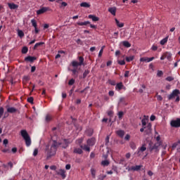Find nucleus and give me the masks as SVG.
<instances>
[{"label": "nucleus", "mask_w": 180, "mask_h": 180, "mask_svg": "<svg viewBox=\"0 0 180 180\" xmlns=\"http://www.w3.org/2000/svg\"><path fill=\"white\" fill-rule=\"evenodd\" d=\"M123 115H124V113L122 111H120L118 112V117H119V119H122V117H123Z\"/></svg>", "instance_id": "43"}, {"label": "nucleus", "mask_w": 180, "mask_h": 180, "mask_svg": "<svg viewBox=\"0 0 180 180\" xmlns=\"http://www.w3.org/2000/svg\"><path fill=\"white\" fill-rule=\"evenodd\" d=\"M27 51H29V49H27V46H24L22 49V54H26V53H27Z\"/></svg>", "instance_id": "37"}, {"label": "nucleus", "mask_w": 180, "mask_h": 180, "mask_svg": "<svg viewBox=\"0 0 180 180\" xmlns=\"http://www.w3.org/2000/svg\"><path fill=\"white\" fill-rule=\"evenodd\" d=\"M3 115H4V108L0 107V119L2 117Z\"/></svg>", "instance_id": "47"}, {"label": "nucleus", "mask_w": 180, "mask_h": 180, "mask_svg": "<svg viewBox=\"0 0 180 180\" xmlns=\"http://www.w3.org/2000/svg\"><path fill=\"white\" fill-rule=\"evenodd\" d=\"M109 84H110V85H116V82L115 80H110L109 81Z\"/></svg>", "instance_id": "51"}, {"label": "nucleus", "mask_w": 180, "mask_h": 180, "mask_svg": "<svg viewBox=\"0 0 180 180\" xmlns=\"http://www.w3.org/2000/svg\"><path fill=\"white\" fill-rule=\"evenodd\" d=\"M134 60V56H128L126 58V61H127V63H130V61H133Z\"/></svg>", "instance_id": "32"}, {"label": "nucleus", "mask_w": 180, "mask_h": 180, "mask_svg": "<svg viewBox=\"0 0 180 180\" xmlns=\"http://www.w3.org/2000/svg\"><path fill=\"white\" fill-rule=\"evenodd\" d=\"M75 83V79H71L68 82L69 85H74Z\"/></svg>", "instance_id": "44"}, {"label": "nucleus", "mask_w": 180, "mask_h": 180, "mask_svg": "<svg viewBox=\"0 0 180 180\" xmlns=\"http://www.w3.org/2000/svg\"><path fill=\"white\" fill-rule=\"evenodd\" d=\"M129 74H130V72L129 70L125 71V73L124 75L125 77V78H128Z\"/></svg>", "instance_id": "52"}, {"label": "nucleus", "mask_w": 180, "mask_h": 180, "mask_svg": "<svg viewBox=\"0 0 180 180\" xmlns=\"http://www.w3.org/2000/svg\"><path fill=\"white\" fill-rule=\"evenodd\" d=\"M44 44V42H39L34 44V50H36L37 47H40V46H43Z\"/></svg>", "instance_id": "28"}, {"label": "nucleus", "mask_w": 180, "mask_h": 180, "mask_svg": "<svg viewBox=\"0 0 180 180\" xmlns=\"http://www.w3.org/2000/svg\"><path fill=\"white\" fill-rule=\"evenodd\" d=\"M89 19H91L93 20V22H98V20H99V18H98L95 15H89Z\"/></svg>", "instance_id": "21"}, {"label": "nucleus", "mask_w": 180, "mask_h": 180, "mask_svg": "<svg viewBox=\"0 0 180 180\" xmlns=\"http://www.w3.org/2000/svg\"><path fill=\"white\" fill-rule=\"evenodd\" d=\"M21 136L24 139L25 141V144L27 147H30L32 144V139H30V136L26 130H21Z\"/></svg>", "instance_id": "2"}, {"label": "nucleus", "mask_w": 180, "mask_h": 180, "mask_svg": "<svg viewBox=\"0 0 180 180\" xmlns=\"http://www.w3.org/2000/svg\"><path fill=\"white\" fill-rule=\"evenodd\" d=\"M150 119L151 122H154L155 120V115H151Z\"/></svg>", "instance_id": "56"}, {"label": "nucleus", "mask_w": 180, "mask_h": 180, "mask_svg": "<svg viewBox=\"0 0 180 180\" xmlns=\"http://www.w3.org/2000/svg\"><path fill=\"white\" fill-rule=\"evenodd\" d=\"M118 64H120V65H124L126 62H124V60H118Z\"/></svg>", "instance_id": "50"}, {"label": "nucleus", "mask_w": 180, "mask_h": 180, "mask_svg": "<svg viewBox=\"0 0 180 180\" xmlns=\"http://www.w3.org/2000/svg\"><path fill=\"white\" fill-rule=\"evenodd\" d=\"M58 146H60V143H57L56 141H53L51 146H46L45 153L46 154L47 158H50L53 157V155H56Z\"/></svg>", "instance_id": "1"}, {"label": "nucleus", "mask_w": 180, "mask_h": 180, "mask_svg": "<svg viewBox=\"0 0 180 180\" xmlns=\"http://www.w3.org/2000/svg\"><path fill=\"white\" fill-rule=\"evenodd\" d=\"M31 23L33 27H35V28L37 27V22H36V20L34 19L31 20Z\"/></svg>", "instance_id": "33"}, {"label": "nucleus", "mask_w": 180, "mask_h": 180, "mask_svg": "<svg viewBox=\"0 0 180 180\" xmlns=\"http://www.w3.org/2000/svg\"><path fill=\"white\" fill-rule=\"evenodd\" d=\"M74 153H76V154H82V149H81V148H75L74 150Z\"/></svg>", "instance_id": "34"}, {"label": "nucleus", "mask_w": 180, "mask_h": 180, "mask_svg": "<svg viewBox=\"0 0 180 180\" xmlns=\"http://www.w3.org/2000/svg\"><path fill=\"white\" fill-rule=\"evenodd\" d=\"M18 110V109L13 108V107H10L7 108V112L8 113H15V112Z\"/></svg>", "instance_id": "17"}, {"label": "nucleus", "mask_w": 180, "mask_h": 180, "mask_svg": "<svg viewBox=\"0 0 180 180\" xmlns=\"http://www.w3.org/2000/svg\"><path fill=\"white\" fill-rule=\"evenodd\" d=\"M115 23H116L117 26H118V27H123V26H124V23L119 22L117 19L115 18Z\"/></svg>", "instance_id": "26"}, {"label": "nucleus", "mask_w": 180, "mask_h": 180, "mask_svg": "<svg viewBox=\"0 0 180 180\" xmlns=\"http://www.w3.org/2000/svg\"><path fill=\"white\" fill-rule=\"evenodd\" d=\"M70 71H72V75H75L76 77H78V70H77V68L70 70Z\"/></svg>", "instance_id": "31"}, {"label": "nucleus", "mask_w": 180, "mask_h": 180, "mask_svg": "<svg viewBox=\"0 0 180 180\" xmlns=\"http://www.w3.org/2000/svg\"><path fill=\"white\" fill-rule=\"evenodd\" d=\"M25 82L29 81V77H27V76L24 77H23V82H25Z\"/></svg>", "instance_id": "58"}, {"label": "nucleus", "mask_w": 180, "mask_h": 180, "mask_svg": "<svg viewBox=\"0 0 180 180\" xmlns=\"http://www.w3.org/2000/svg\"><path fill=\"white\" fill-rule=\"evenodd\" d=\"M82 8H91V4L87 2H82L80 4Z\"/></svg>", "instance_id": "20"}, {"label": "nucleus", "mask_w": 180, "mask_h": 180, "mask_svg": "<svg viewBox=\"0 0 180 180\" xmlns=\"http://www.w3.org/2000/svg\"><path fill=\"white\" fill-rule=\"evenodd\" d=\"M90 171H91L92 177L94 179H96V170L94 168H91Z\"/></svg>", "instance_id": "24"}, {"label": "nucleus", "mask_w": 180, "mask_h": 180, "mask_svg": "<svg viewBox=\"0 0 180 180\" xmlns=\"http://www.w3.org/2000/svg\"><path fill=\"white\" fill-rule=\"evenodd\" d=\"M124 139H125V140H130V135L127 134V135L125 136V137H124Z\"/></svg>", "instance_id": "62"}, {"label": "nucleus", "mask_w": 180, "mask_h": 180, "mask_svg": "<svg viewBox=\"0 0 180 180\" xmlns=\"http://www.w3.org/2000/svg\"><path fill=\"white\" fill-rule=\"evenodd\" d=\"M79 65H82V64H84V57L79 56Z\"/></svg>", "instance_id": "38"}, {"label": "nucleus", "mask_w": 180, "mask_h": 180, "mask_svg": "<svg viewBox=\"0 0 180 180\" xmlns=\"http://www.w3.org/2000/svg\"><path fill=\"white\" fill-rule=\"evenodd\" d=\"M87 145L89 147H92V146H94L95 145V139L91 138V139L87 140Z\"/></svg>", "instance_id": "14"}, {"label": "nucleus", "mask_w": 180, "mask_h": 180, "mask_svg": "<svg viewBox=\"0 0 180 180\" xmlns=\"http://www.w3.org/2000/svg\"><path fill=\"white\" fill-rule=\"evenodd\" d=\"M166 81H168L169 82H171V81H174V77L169 76L166 78Z\"/></svg>", "instance_id": "42"}, {"label": "nucleus", "mask_w": 180, "mask_h": 180, "mask_svg": "<svg viewBox=\"0 0 180 180\" xmlns=\"http://www.w3.org/2000/svg\"><path fill=\"white\" fill-rule=\"evenodd\" d=\"M108 116H113V111L110 110L108 112Z\"/></svg>", "instance_id": "60"}, {"label": "nucleus", "mask_w": 180, "mask_h": 180, "mask_svg": "<svg viewBox=\"0 0 180 180\" xmlns=\"http://www.w3.org/2000/svg\"><path fill=\"white\" fill-rule=\"evenodd\" d=\"M116 11L117 8L116 7H110L108 8V12L112 15V16H116Z\"/></svg>", "instance_id": "10"}, {"label": "nucleus", "mask_w": 180, "mask_h": 180, "mask_svg": "<svg viewBox=\"0 0 180 180\" xmlns=\"http://www.w3.org/2000/svg\"><path fill=\"white\" fill-rule=\"evenodd\" d=\"M158 77H162L164 75V73L161 70H158L157 73Z\"/></svg>", "instance_id": "45"}, {"label": "nucleus", "mask_w": 180, "mask_h": 180, "mask_svg": "<svg viewBox=\"0 0 180 180\" xmlns=\"http://www.w3.org/2000/svg\"><path fill=\"white\" fill-rule=\"evenodd\" d=\"M50 169L52 171H56L57 169V167L55 165L51 166Z\"/></svg>", "instance_id": "54"}, {"label": "nucleus", "mask_w": 180, "mask_h": 180, "mask_svg": "<svg viewBox=\"0 0 180 180\" xmlns=\"http://www.w3.org/2000/svg\"><path fill=\"white\" fill-rule=\"evenodd\" d=\"M141 123H142V127H143V129H146V126H147V120L143 119L141 120Z\"/></svg>", "instance_id": "30"}, {"label": "nucleus", "mask_w": 180, "mask_h": 180, "mask_svg": "<svg viewBox=\"0 0 180 180\" xmlns=\"http://www.w3.org/2000/svg\"><path fill=\"white\" fill-rule=\"evenodd\" d=\"M170 124L172 127H180V118L171 121Z\"/></svg>", "instance_id": "5"}, {"label": "nucleus", "mask_w": 180, "mask_h": 180, "mask_svg": "<svg viewBox=\"0 0 180 180\" xmlns=\"http://www.w3.org/2000/svg\"><path fill=\"white\" fill-rule=\"evenodd\" d=\"M57 175H60L62 176L63 179H65L67 175L65 174V170L60 169L58 171L56 172Z\"/></svg>", "instance_id": "6"}, {"label": "nucleus", "mask_w": 180, "mask_h": 180, "mask_svg": "<svg viewBox=\"0 0 180 180\" xmlns=\"http://www.w3.org/2000/svg\"><path fill=\"white\" fill-rule=\"evenodd\" d=\"M122 44H123V46H124V47H127V48L131 47V44H130L129 42L127 41H124L122 42Z\"/></svg>", "instance_id": "27"}, {"label": "nucleus", "mask_w": 180, "mask_h": 180, "mask_svg": "<svg viewBox=\"0 0 180 180\" xmlns=\"http://www.w3.org/2000/svg\"><path fill=\"white\" fill-rule=\"evenodd\" d=\"M46 122H50V120H51V116L47 115L46 116V119H45Z\"/></svg>", "instance_id": "46"}, {"label": "nucleus", "mask_w": 180, "mask_h": 180, "mask_svg": "<svg viewBox=\"0 0 180 180\" xmlns=\"http://www.w3.org/2000/svg\"><path fill=\"white\" fill-rule=\"evenodd\" d=\"M2 152L3 153H11V150L9 149H4V150H2Z\"/></svg>", "instance_id": "63"}, {"label": "nucleus", "mask_w": 180, "mask_h": 180, "mask_svg": "<svg viewBox=\"0 0 180 180\" xmlns=\"http://www.w3.org/2000/svg\"><path fill=\"white\" fill-rule=\"evenodd\" d=\"M101 165L103 167H108V165H109V162L108 160H103L101 162Z\"/></svg>", "instance_id": "35"}, {"label": "nucleus", "mask_w": 180, "mask_h": 180, "mask_svg": "<svg viewBox=\"0 0 180 180\" xmlns=\"http://www.w3.org/2000/svg\"><path fill=\"white\" fill-rule=\"evenodd\" d=\"M65 169H71V165L68 164L65 165Z\"/></svg>", "instance_id": "57"}, {"label": "nucleus", "mask_w": 180, "mask_h": 180, "mask_svg": "<svg viewBox=\"0 0 180 180\" xmlns=\"http://www.w3.org/2000/svg\"><path fill=\"white\" fill-rule=\"evenodd\" d=\"M8 7L10 8V9H18V8H19V6H18L13 3H8Z\"/></svg>", "instance_id": "15"}, {"label": "nucleus", "mask_w": 180, "mask_h": 180, "mask_svg": "<svg viewBox=\"0 0 180 180\" xmlns=\"http://www.w3.org/2000/svg\"><path fill=\"white\" fill-rule=\"evenodd\" d=\"M124 101V97H121V98H120L119 103H123Z\"/></svg>", "instance_id": "61"}, {"label": "nucleus", "mask_w": 180, "mask_h": 180, "mask_svg": "<svg viewBox=\"0 0 180 180\" xmlns=\"http://www.w3.org/2000/svg\"><path fill=\"white\" fill-rule=\"evenodd\" d=\"M90 22L89 21H85V22H78L77 25H79V26H86V25H90Z\"/></svg>", "instance_id": "23"}, {"label": "nucleus", "mask_w": 180, "mask_h": 180, "mask_svg": "<svg viewBox=\"0 0 180 180\" xmlns=\"http://www.w3.org/2000/svg\"><path fill=\"white\" fill-rule=\"evenodd\" d=\"M130 147L132 150H136V143L134 142H131Z\"/></svg>", "instance_id": "40"}, {"label": "nucleus", "mask_w": 180, "mask_h": 180, "mask_svg": "<svg viewBox=\"0 0 180 180\" xmlns=\"http://www.w3.org/2000/svg\"><path fill=\"white\" fill-rule=\"evenodd\" d=\"M176 147H178V143H173V145H172V148H176Z\"/></svg>", "instance_id": "59"}, {"label": "nucleus", "mask_w": 180, "mask_h": 180, "mask_svg": "<svg viewBox=\"0 0 180 180\" xmlns=\"http://www.w3.org/2000/svg\"><path fill=\"white\" fill-rule=\"evenodd\" d=\"M9 143V141H8V139H4L3 141V144H4V146H6V144H8Z\"/></svg>", "instance_id": "55"}, {"label": "nucleus", "mask_w": 180, "mask_h": 180, "mask_svg": "<svg viewBox=\"0 0 180 180\" xmlns=\"http://www.w3.org/2000/svg\"><path fill=\"white\" fill-rule=\"evenodd\" d=\"M72 67H78V65H79V63H78L77 61L73 60L72 62Z\"/></svg>", "instance_id": "39"}, {"label": "nucleus", "mask_w": 180, "mask_h": 180, "mask_svg": "<svg viewBox=\"0 0 180 180\" xmlns=\"http://www.w3.org/2000/svg\"><path fill=\"white\" fill-rule=\"evenodd\" d=\"M18 34L19 37H23V36H25V33H23V31L22 30H18Z\"/></svg>", "instance_id": "41"}, {"label": "nucleus", "mask_w": 180, "mask_h": 180, "mask_svg": "<svg viewBox=\"0 0 180 180\" xmlns=\"http://www.w3.org/2000/svg\"><path fill=\"white\" fill-rule=\"evenodd\" d=\"M157 98H158V101H162V96L159 95L157 96Z\"/></svg>", "instance_id": "64"}, {"label": "nucleus", "mask_w": 180, "mask_h": 180, "mask_svg": "<svg viewBox=\"0 0 180 180\" xmlns=\"http://www.w3.org/2000/svg\"><path fill=\"white\" fill-rule=\"evenodd\" d=\"M25 61H30V63H33L34 60H36V57L33 56H27L25 58Z\"/></svg>", "instance_id": "18"}, {"label": "nucleus", "mask_w": 180, "mask_h": 180, "mask_svg": "<svg viewBox=\"0 0 180 180\" xmlns=\"http://www.w3.org/2000/svg\"><path fill=\"white\" fill-rule=\"evenodd\" d=\"M165 58L168 60V61H172V54L169 52H166L164 53Z\"/></svg>", "instance_id": "12"}, {"label": "nucleus", "mask_w": 180, "mask_h": 180, "mask_svg": "<svg viewBox=\"0 0 180 180\" xmlns=\"http://www.w3.org/2000/svg\"><path fill=\"white\" fill-rule=\"evenodd\" d=\"M160 146H161V142H158L151 148V150H155V151H159Z\"/></svg>", "instance_id": "11"}, {"label": "nucleus", "mask_w": 180, "mask_h": 180, "mask_svg": "<svg viewBox=\"0 0 180 180\" xmlns=\"http://www.w3.org/2000/svg\"><path fill=\"white\" fill-rule=\"evenodd\" d=\"M145 132L146 134L151 132V123H148L147 125H146Z\"/></svg>", "instance_id": "13"}, {"label": "nucleus", "mask_w": 180, "mask_h": 180, "mask_svg": "<svg viewBox=\"0 0 180 180\" xmlns=\"http://www.w3.org/2000/svg\"><path fill=\"white\" fill-rule=\"evenodd\" d=\"M178 95H179V90L175 89L170 95L168 96V99L171 101V99H174L175 96H178Z\"/></svg>", "instance_id": "4"}, {"label": "nucleus", "mask_w": 180, "mask_h": 180, "mask_svg": "<svg viewBox=\"0 0 180 180\" xmlns=\"http://www.w3.org/2000/svg\"><path fill=\"white\" fill-rule=\"evenodd\" d=\"M109 139H110V136H107V137L105 138V144H108L109 143Z\"/></svg>", "instance_id": "53"}, {"label": "nucleus", "mask_w": 180, "mask_h": 180, "mask_svg": "<svg viewBox=\"0 0 180 180\" xmlns=\"http://www.w3.org/2000/svg\"><path fill=\"white\" fill-rule=\"evenodd\" d=\"M146 150H147V148L146 147L145 145H143L141 148H139L138 152H137V155L139 157H140V155H142V153H144V151H146Z\"/></svg>", "instance_id": "7"}, {"label": "nucleus", "mask_w": 180, "mask_h": 180, "mask_svg": "<svg viewBox=\"0 0 180 180\" xmlns=\"http://www.w3.org/2000/svg\"><path fill=\"white\" fill-rule=\"evenodd\" d=\"M167 41H168V37H166L165 39H162L160 41V44L162 46H164V44H165V43H167Z\"/></svg>", "instance_id": "29"}, {"label": "nucleus", "mask_w": 180, "mask_h": 180, "mask_svg": "<svg viewBox=\"0 0 180 180\" xmlns=\"http://www.w3.org/2000/svg\"><path fill=\"white\" fill-rule=\"evenodd\" d=\"M141 165H136L131 167V171H140L141 169Z\"/></svg>", "instance_id": "19"}, {"label": "nucleus", "mask_w": 180, "mask_h": 180, "mask_svg": "<svg viewBox=\"0 0 180 180\" xmlns=\"http://www.w3.org/2000/svg\"><path fill=\"white\" fill-rule=\"evenodd\" d=\"M154 57L152 58H140V61L142 63H150L151 61H153V60H154Z\"/></svg>", "instance_id": "9"}, {"label": "nucleus", "mask_w": 180, "mask_h": 180, "mask_svg": "<svg viewBox=\"0 0 180 180\" xmlns=\"http://www.w3.org/2000/svg\"><path fill=\"white\" fill-rule=\"evenodd\" d=\"M115 89H117V91H122V89H126V87H124V86L123 85V83L120 82L116 84Z\"/></svg>", "instance_id": "8"}, {"label": "nucleus", "mask_w": 180, "mask_h": 180, "mask_svg": "<svg viewBox=\"0 0 180 180\" xmlns=\"http://www.w3.org/2000/svg\"><path fill=\"white\" fill-rule=\"evenodd\" d=\"M63 143L65 145L62 146L63 148H67V147H68V141L67 139H65L63 141Z\"/></svg>", "instance_id": "36"}, {"label": "nucleus", "mask_w": 180, "mask_h": 180, "mask_svg": "<svg viewBox=\"0 0 180 180\" xmlns=\"http://www.w3.org/2000/svg\"><path fill=\"white\" fill-rule=\"evenodd\" d=\"M81 148H82L83 150H84L85 151H91V148H89V146L88 145H84L83 146H80Z\"/></svg>", "instance_id": "25"}, {"label": "nucleus", "mask_w": 180, "mask_h": 180, "mask_svg": "<svg viewBox=\"0 0 180 180\" xmlns=\"http://www.w3.org/2000/svg\"><path fill=\"white\" fill-rule=\"evenodd\" d=\"M49 11H51L49 7H41L39 10L37 11V15H43V13H46V12Z\"/></svg>", "instance_id": "3"}, {"label": "nucleus", "mask_w": 180, "mask_h": 180, "mask_svg": "<svg viewBox=\"0 0 180 180\" xmlns=\"http://www.w3.org/2000/svg\"><path fill=\"white\" fill-rule=\"evenodd\" d=\"M27 102H29V103H33V97H29L27 98Z\"/></svg>", "instance_id": "49"}, {"label": "nucleus", "mask_w": 180, "mask_h": 180, "mask_svg": "<svg viewBox=\"0 0 180 180\" xmlns=\"http://www.w3.org/2000/svg\"><path fill=\"white\" fill-rule=\"evenodd\" d=\"M37 154H39V150L37 148H36V149H34V153H33L34 157H36V155H37Z\"/></svg>", "instance_id": "48"}, {"label": "nucleus", "mask_w": 180, "mask_h": 180, "mask_svg": "<svg viewBox=\"0 0 180 180\" xmlns=\"http://www.w3.org/2000/svg\"><path fill=\"white\" fill-rule=\"evenodd\" d=\"M90 71L88 70H86L84 73H83V76H79L80 79L82 78H86V76L89 75Z\"/></svg>", "instance_id": "22"}, {"label": "nucleus", "mask_w": 180, "mask_h": 180, "mask_svg": "<svg viewBox=\"0 0 180 180\" xmlns=\"http://www.w3.org/2000/svg\"><path fill=\"white\" fill-rule=\"evenodd\" d=\"M116 134H117V136H119V137H121L122 139H123V137L124 136V131L122 129L117 131Z\"/></svg>", "instance_id": "16"}]
</instances>
